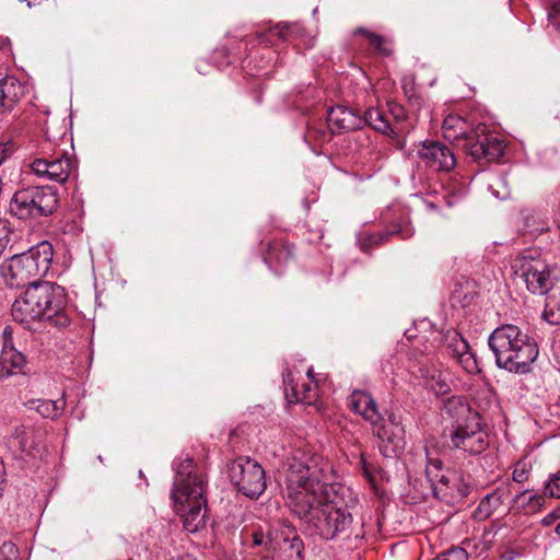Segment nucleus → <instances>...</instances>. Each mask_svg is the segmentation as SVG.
Returning <instances> with one entry per match:
<instances>
[{"mask_svg":"<svg viewBox=\"0 0 560 560\" xmlns=\"http://www.w3.org/2000/svg\"><path fill=\"white\" fill-rule=\"evenodd\" d=\"M52 257V245L43 241L26 252L13 255L0 266V275L8 287L19 289L27 285L11 308L13 320L26 328L36 320L48 322L59 328L70 323L65 289L37 280L47 275Z\"/></svg>","mask_w":560,"mask_h":560,"instance_id":"1","label":"nucleus"},{"mask_svg":"<svg viewBox=\"0 0 560 560\" xmlns=\"http://www.w3.org/2000/svg\"><path fill=\"white\" fill-rule=\"evenodd\" d=\"M330 464L318 455L295 454L285 474V497L292 512L301 520L329 499Z\"/></svg>","mask_w":560,"mask_h":560,"instance_id":"2","label":"nucleus"},{"mask_svg":"<svg viewBox=\"0 0 560 560\" xmlns=\"http://www.w3.org/2000/svg\"><path fill=\"white\" fill-rule=\"evenodd\" d=\"M175 479L171 498L180 514L184 528L196 533L206 523V477L190 457L174 462Z\"/></svg>","mask_w":560,"mask_h":560,"instance_id":"3","label":"nucleus"},{"mask_svg":"<svg viewBox=\"0 0 560 560\" xmlns=\"http://www.w3.org/2000/svg\"><path fill=\"white\" fill-rule=\"evenodd\" d=\"M495 363L515 374H526L538 357L539 349L534 339L511 324L495 328L488 338Z\"/></svg>","mask_w":560,"mask_h":560,"instance_id":"4","label":"nucleus"},{"mask_svg":"<svg viewBox=\"0 0 560 560\" xmlns=\"http://www.w3.org/2000/svg\"><path fill=\"white\" fill-rule=\"evenodd\" d=\"M442 130L451 142L464 140L467 153L480 164L495 162L504 153L505 144L498 135L487 132L486 126L471 130L469 122L459 115L445 117Z\"/></svg>","mask_w":560,"mask_h":560,"instance_id":"5","label":"nucleus"},{"mask_svg":"<svg viewBox=\"0 0 560 560\" xmlns=\"http://www.w3.org/2000/svg\"><path fill=\"white\" fill-rule=\"evenodd\" d=\"M301 521L311 536L323 540H335L346 539L351 535L353 517L346 509L336 506L330 499H327Z\"/></svg>","mask_w":560,"mask_h":560,"instance_id":"6","label":"nucleus"},{"mask_svg":"<svg viewBox=\"0 0 560 560\" xmlns=\"http://www.w3.org/2000/svg\"><path fill=\"white\" fill-rule=\"evenodd\" d=\"M514 275L524 281L526 289L535 295H545L560 284V265L530 253L517 257L513 264Z\"/></svg>","mask_w":560,"mask_h":560,"instance_id":"7","label":"nucleus"},{"mask_svg":"<svg viewBox=\"0 0 560 560\" xmlns=\"http://www.w3.org/2000/svg\"><path fill=\"white\" fill-rule=\"evenodd\" d=\"M58 206L57 189L52 186H28L14 192L11 213L20 220H35L54 213Z\"/></svg>","mask_w":560,"mask_h":560,"instance_id":"8","label":"nucleus"},{"mask_svg":"<svg viewBox=\"0 0 560 560\" xmlns=\"http://www.w3.org/2000/svg\"><path fill=\"white\" fill-rule=\"evenodd\" d=\"M232 486L244 497L258 499L267 488L266 471L255 459L240 456L228 465Z\"/></svg>","mask_w":560,"mask_h":560,"instance_id":"9","label":"nucleus"},{"mask_svg":"<svg viewBox=\"0 0 560 560\" xmlns=\"http://www.w3.org/2000/svg\"><path fill=\"white\" fill-rule=\"evenodd\" d=\"M371 424L374 435L378 440L380 450L385 457H395L404 450L405 429L399 416L386 412L385 417L381 415V419Z\"/></svg>","mask_w":560,"mask_h":560,"instance_id":"10","label":"nucleus"},{"mask_svg":"<svg viewBox=\"0 0 560 560\" xmlns=\"http://www.w3.org/2000/svg\"><path fill=\"white\" fill-rule=\"evenodd\" d=\"M448 471L444 469L442 460L425 447L424 481L420 480L419 494L422 498H427L429 493L435 498H445L450 489L447 483L455 477L448 476Z\"/></svg>","mask_w":560,"mask_h":560,"instance_id":"11","label":"nucleus"},{"mask_svg":"<svg viewBox=\"0 0 560 560\" xmlns=\"http://www.w3.org/2000/svg\"><path fill=\"white\" fill-rule=\"evenodd\" d=\"M450 445L468 455H479L489 446L488 436L481 430L478 419H472L465 425L458 424L450 433Z\"/></svg>","mask_w":560,"mask_h":560,"instance_id":"12","label":"nucleus"},{"mask_svg":"<svg viewBox=\"0 0 560 560\" xmlns=\"http://www.w3.org/2000/svg\"><path fill=\"white\" fill-rule=\"evenodd\" d=\"M31 171L38 178L63 183L73 167V161L65 152L37 158L30 164Z\"/></svg>","mask_w":560,"mask_h":560,"instance_id":"13","label":"nucleus"},{"mask_svg":"<svg viewBox=\"0 0 560 560\" xmlns=\"http://www.w3.org/2000/svg\"><path fill=\"white\" fill-rule=\"evenodd\" d=\"M250 538L252 547H264L268 551L283 550L289 552V558L292 560H302V540L298 537L292 539L283 538L281 541L278 539V534L268 532L267 534L260 528H254L252 532L246 533L245 539Z\"/></svg>","mask_w":560,"mask_h":560,"instance_id":"14","label":"nucleus"},{"mask_svg":"<svg viewBox=\"0 0 560 560\" xmlns=\"http://www.w3.org/2000/svg\"><path fill=\"white\" fill-rule=\"evenodd\" d=\"M417 155L427 167L435 172H450L456 164L454 152L440 141L422 142Z\"/></svg>","mask_w":560,"mask_h":560,"instance_id":"15","label":"nucleus"},{"mask_svg":"<svg viewBox=\"0 0 560 560\" xmlns=\"http://www.w3.org/2000/svg\"><path fill=\"white\" fill-rule=\"evenodd\" d=\"M11 335L10 327H5L3 330L4 342L0 353V381L15 374L26 373V357L14 348Z\"/></svg>","mask_w":560,"mask_h":560,"instance_id":"16","label":"nucleus"},{"mask_svg":"<svg viewBox=\"0 0 560 560\" xmlns=\"http://www.w3.org/2000/svg\"><path fill=\"white\" fill-rule=\"evenodd\" d=\"M445 349L467 373L475 374L479 372L476 355L470 350L467 340L459 332L448 331L445 335Z\"/></svg>","mask_w":560,"mask_h":560,"instance_id":"17","label":"nucleus"},{"mask_svg":"<svg viewBox=\"0 0 560 560\" xmlns=\"http://www.w3.org/2000/svg\"><path fill=\"white\" fill-rule=\"evenodd\" d=\"M362 115L343 105L331 107L327 116V125L331 132H349L361 129L364 126Z\"/></svg>","mask_w":560,"mask_h":560,"instance_id":"18","label":"nucleus"},{"mask_svg":"<svg viewBox=\"0 0 560 560\" xmlns=\"http://www.w3.org/2000/svg\"><path fill=\"white\" fill-rule=\"evenodd\" d=\"M42 431L33 427L19 425L15 428L10 444L22 456L34 457L39 453Z\"/></svg>","mask_w":560,"mask_h":560,"instance_id":"19","label":"nucleus"},{"mask_svg":"<svg viewBox=\"0 0 560 560\" xmlns=\"http://www.w3.org/2000/svg\"><path fill=\"white\" fill-rule=\"evenodd\" d=\"M26 94V85L13 75L0 80V116L14 110Z\"/></svg>","mask_w":560,"mask_h":560,"instance_id":"20","label":"nucleus"},{"mask_svg":"<svg viewBox=\"0 0 560 560\" xmlns=\"http://www.w3.org/2000/svg\"><path fill=\"white\" fill-rule=\"evenodd\" d=\"M418 374L423 378L425 386L435 395H444L450 392V374L440 370L429 360L419 362Z\"/></svg>","mask_w":560,"mask_h":560,"instance_id":"21","label":"nucleus"},{"mask_svg":"<svg viewBox=\"0 0 560 560\" xmlns=\"http://www.w3.org/2000/svg\"><path fill=\"white\" fill-rule=\"evenodd\" d=\"M283 385L285 397L290 404L300 401L311 406L317 400L316 385H312V383L303 384L300 389L295 383L293 372L288 368L283 370Z\"/></svg>","mask_w":560,"mask_h":560,"instance_id":"22","label":"nucleus"},{"mask_svg":"<svg viewBox=\"0 0 560 560\" xmlns=\"http://www.w3.org/2000/svg\"><path fill=\"white\" fill-rule=\"evenodd\" d=\"M442 416L452 420V429H455L458 424L465 425L472 419H478V415L471 412V406L462 396L447 398L444 402Z\"/></svg>","mask_w":560,"mask_h":560,"instance_id":"23","label":"nucleus"},{"mask_svg":"<svg viewBox=\"0 0 560 560\" xmlns=\"http://www.w3.org/2000/svg\"><path fill=\"white\" fill-rule=\"evenodd\" d=\"M351 407L354 412L361 415L371 423H375L381 419L376 401L366 392L354 390L351 395Z\"/></svg>","mask_w":560,"mask_h":560,"instance_id":"24","label":"nucleus"},{"mask_svg":"<svg viewBox=\"0 0 560 560\" xmlns=\"http://www.w3.org/2000/svg\"><path fill=\"white\" fill-rule=\"evenodd\" d=\"M544 506L545 498L542 495L529 494V490H524L513 497L510 510L515 513L532 514L540 511Z\"/></svg>","mask_w":560,"mask_h":560,"instance_id":"25","label":"nucleus"},{"mask_svg":"<svg viewBox=\"0 0 560 560\" xmlns=\"http://www.w3.org/2000/svg\"><path fill=\"white\" fill-rule=\"evenodd\" d=\"M506 491L504 489H495L487 494L478 504L475 515L479 520H486L502 504Z\"/></svg>","mask_w":560,"mask_h":560,"instance_id":"26","label":"nucleus"},{"mask_svg":"<svg viewBox=\"0 0 560 560\" xmlns=\"http://www.w3.org/2000/svg\"><path fill=\"white\" fill-rule=\"evenodd\" d=\"M448 476H455L453 481H450L447 486L450 487L448 493L445 498H438L439 500L445 502H452L458 498H464L469 493V477H465L463 474H459L454 470L448 471Z\"/></svg>","mask_w":560,"mask_h":560,"instance_id":"27","label":"nucleus"},{"mask_svg":"<svg viewBox=\"0 0 560 560\" xmlns=\"http://www.w3.org/2000/svg\"><path fill=\"white\" fill-rule=\"evenodd\" d=\"M361 119L364 120V126L369 125L374 130L383 135L389 136L390 133H394V129L392 128L388 118L380 108H368Z\"/></svg>","mask_w":560,"mask_h":560,"instance_id":"28","label":"nucleus"},{"mask_svg":"<svg viewBox=\"0 0 560 560\" xmlns=\"http://www.w3.org/2000/svg\"><path fill=\"white\" fill-rule=\"evenodd\" d=\"M331 130H327L323 124L310 125L304 135V140L311 145L313 151H316V147H320L324 143L331 140Z\"/></svg>","mask_w":560,"mask_h":560,"instance_id":"29","label":"nucleus"},{"mask_svg":"<svg viewBox=\"0 0 560 560\" xmlns=\"http://www.w3.org/2000/svg\"><path fill=\"white\" fill-rule=\"evenodd\" d=\"M293 255V247L290 244L275 242L269 245L268 254L265 260H276L278 262H287Z\"/></svg>","mask_w":560,"mask_h":560,"instance_id":"30","label":"nucleus"},{"mask_svg":"<svg viewBox=\"0 0 560 560\" xmlns=\"http://www.w3.org/2000/svg\"><path fill=\"white\" fill-rule=\"evenodd\" d=\"M63 405L55 400H37L35 410L44 418L55 419L61 415Z\"/></svg>","mask_w":560,"mask_h":560,"instance_id":"31","label":"nucleus"},{"mask_svg":"<svg viewBox=\"0 0 560 560\" xmlns=\"http://www.w3.org/2000/svg\"><path fill=\"white\" fill-rule=\"evenodd\" d=\"M354 33L363 35L368 39L370 46H372L380 54L385 56L390 54V50L385 47V38L383 36L362 27L355 30Z\"/></svg>","mask_w":560,"mask_h":560,"instance_id":"32","label":"nucleus"},{"mask_svg":"<svg viewBox=\"0 0 560 560\" xmlns=\"http://www.w3.org/2000/svg\"><path fill=\"white\" fill-rule=\"evenodd\" d=\"M542 318L550 325H560V300L548 298Z\"/></svg>","mask_w":560,"mask_h":560,"instance_id":"33","label":"nucleus"},{"mask_svg":"<svg viewBox=\"0 0 560 560\" xmlns=\"http://www.w3.org/2000/svg\"><path fill=\"white\" fill-rule=\"evenodd\" d=\"M542 497L560 499V471L549 475L542 488Z\"/></svg>","mask_w":560,"mask_h":560,"instance_id":"34","label":"nucleus"},{"mask_svg":"<svg viewBox=\"0 0 560 560\" xmlns=\"http://www.w3.org/2000/svg\"><path fill=\"white\" fill-rule=\"evenodd\" d=\"M530 471V465L525 463L524 460H520L515 464L512 478L517 483H523L528 479Z\"/></svg>","mask_w":560,"mask_h":560,"instance_id":"35","label":"nucleus"},{"mask_svg":"<svg viewBox=\"0 0 560 560\" xmlns=\"http://www.w3.org/2000/svg\"><path fill=\"white\" fill-rule=\"evenodd\" d=\"M468 553L466 549L460 547H454L448 549L447 551L441 553L433 560H467Z\"/></svg>","mask_w":560,"mask_h":560,"instance_id":"36","label":"nucleus"},{"mask_svg":"<svg viewBox=\"0 0 560 560\" xmlns=\"http://www.w3.org/2000/svg\"><path fill=\"white\" fill-rule=\"evenodd\" d=\"M295 27L294 24L288 23H278L273 28L270 30L271 35H277L281 39H289L292 28Z\"/></svg>","mask_w":560,"mask_h":560,"instance_id":"37","label":"nucleus"},{"mask_svg":"<svg viewBox=\"0 0 560 560\" xmlns=\"http://www.w3.org/2000/svg\"><path fill=\"white\" fill-rule=\"evenodd\" d=\"M388 110L397 122L404 121L406 119V110L400 104L388 102Z\"/></svg>","mask_w":560,"mask_h":560,"instance_id":"38","label":"nucleus"},{"mask_svg":"<svg viewBox=\"0 0 560 560\" xmlns=\"http://www.w3.org/2000/svg\"><path fill=\"white\" fill-rule=\"evenodd\" d=\"M533 220L535 222L534 217H527L526 218V224H525V233H528L533 236L541 234L542 232L548 230V226L545 222H538L537 226H530L529 221Z\"/></svg>","mask_w":560,"mask_h":560,"instance_id":"39","label":"nucleus"},{"mask_svg":"<svg viewBox=\"0 0 560 560\" xmlns=\"http://www.w3.org/2000/svg\"><path fill=\"white\" fill-rule=\"evenodd\" d=\"M396 234L400 235L402 240H406L407 237H409L411 235V232L409 230L406 232V226L405 228H402V226L395 228V229H393L390 231H387L384 234L378 235V241L377 242H384L389 236L396 235Z\"/></svg>","mask_w":560,"mask_h":560,"instance_id":"40","label":"nucleus"},{"mask_svg":"<svg viewBox=\"0 0 560 560\" xmlns=\"http://www.w3.org/2000/svg\"><path fill=\"white\" fill-rule=\"evenodd\" d=\"M558 518H560V508L555 509L552 512L547 514L542 520L541 524L544 526H550L552 525Z\"/></svg>","mask_w":560,"mask_h":560,"instance_id":"41","label":"nucleus"},{"mask_svg":"<svg viewBox=\"0 0 560 560\" xmlns=\"http://www.w3.org/2000/svg\"><path fill=\"white\" fill-rule=\"evenodd\" d=\"M550 4L556 13H560V0H550Z\"/></svg>","mask_w":560,"mask_h":560,"instance_id":"42","label":"nucleus"},{"mask_svg":"<svg viewBox=\"0 0 560 560\" xmlns=\"http://www.w3.org/2000/svg\"><path fill=\"white\" fill-rule=\"evenodd\" d=\"M4 475H5L4 466H3L2 460L0 459V486L4 482Z\"/></svg>","mask_w":560,"mask_h":560,"instance_id":"43","label":"nucleus"},{"mask_svg":"<svg viewBox=\"0 0 560 560\" xmlns=\"http://www.w3.org/2000/svg\"><path fill=\"white\" fill-rule=\"evenodd\" d=\"M306 374H307V377L310 378V382L313 383V381H314L313 368H310L307 370Z\"/></svg>","mask_w":560,"mask_h":560,"instance_id":"44","label":"nucleus"},{"mask_svg":"<svg viewBox=\"0 0 560 560\" xmlns=\"http://www.w3.org/2000/svg\"><path fill=\"white\" fill-rule=\"evenodd\" d=\"M361 462H362V466H363V469H364V474H365L366 476H370V472H369V470H368V467H366V463H365V460L362 458V459H361Z\"/></svg>","mask_w":560,"mask_h":560,"instance_id":"45","label":"nucleus"},{"mask_svg":"<svg viewBox=\"0 0 560 560\" xmlns=\"http://www.w3.org/2000/svg\"><path fill=\"white\" fill-rule=\"evenodd\" d=\"M555 532L560 537V522L557 524Z\"/></svg>","mask_w":560,"mask_h":560,"instance_id":"46","label":"nucleus"},{"mask_svg":"<svg viewBox=\"0 0 560 560\" xmlns=\"http://www.w3.org/2000/svg\"><path fill=\"white\" fill-rule=\"evenodd\" d=\"M28 8L33 7V2L31 0H23Z\"/></svg>","mask_w":560,"mask_h":560,"instance_id":"47","label":"nucleus"}]
</instances>
